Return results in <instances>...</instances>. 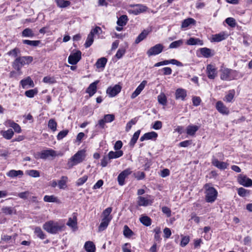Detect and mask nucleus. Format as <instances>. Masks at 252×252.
<instances>
[{"label": "nucleus", "mask_w": 252, "mask_h": 252, "mask_svg": "<svg viewBox=\"0 0 252 252\" xmlns=\"http://www.w3.org/2000/svg\"><path fill=\"white\" fill-rule=\"evenodd\" d=\"M65 225L59 221L49 220L46 222L43 225V229L51 234H56L63 230Z\"/></svg>", "instance_id": "obj_1"}, {"label": "nucleus", "mask_w": 252, "mask_h": 252, "mask_svg": "<svg viewBox=\"0 0 252 252\" xmlns=\"http://www.w3.org/2000/svg\"><path fill=\"white\" fill-rule=\"evenodd\" d=\"M33 61L32 56H22L17 57L12 63L13 67L21 73V69L23 66L29 64Z\"/></svg>", "instance_id": "obj_2"}, {"label": "nucleus", "mask_w": 252, "mask_h": 252, "mask_svg": "<svg viewBox=\"0 0 252 252\" xmlns=\"http://www.w3.org/2000/svg\"><path fill=\"white\" fill-rule=\"evenodd\" d=\"M86 157V151L81 150L78 151L68 161L67 165L68 168H71L73 166L82 162Z\"/></svg>", "instance_id": "obj_3"}, {"label": "nucleus", "mask_w": 252, "mask_h": 252, "mask_svg": "<svg viewBox=\"0 0 252 252\" xmlns=\"http://www.w3.org/2000/svg\"><path fill=\"white\" fill-rule=\"evenodd\" d=\"M205 191V199L206 202L209 203L214 202L217 198L218 191L213 187H209L208 184L204 185Z\"/></svg>", "instance_id": "obj_4"}, {"label": "nucleus", "mask_w": 252, "mask_h": 252, "mask_svg": "<svg viewBox=\"0 0 252 252\" xmlns=\"http://www.w3.org/2000/svg\"><path fill=\"white\" fill-rule=\"evenodd\" d=\"M164 46L162 44H157L151 47L147 52L149 57L155 56L161 53L163 50Z\"/></svg>", "instance_id": "obj_5"}, {"label": "nucleus", "mask_w": 252, "mask_h": 252, "mask_svg": "<svg viewBox=\"0 0 252 252\" xmlns=\"http://www.w3.org/2000/svg\"><path fill=\"white\" fill-rule=\"evenodd\" d=\"M81 59V52L77 51L75 53L70 54L68 58V62L69 64H76Z\"/></svg>", "instance_id": "obj_6"}, {"label": "nucleus", "mask_w": 252, "mask_h": 252, "mask_svg": "<svg viewBox=\"0 0 252 252\" xmlns=\"http://www.w3.org/2000/svg\"><path fill=\"white\" fill-rule=\"evenodd\" d=\"M122 87L119 85H115L114 87H109L106 90V93L110 97H114L121 91Z\"/></svg>", "instance_id": "obj_7"}, {"label": "nucleus", "mask_w": 252, "mask_h": 252, "mask_svg": "<svg viewBox=\"0 0 252 252\" xmlns=\"http://www.w3.org/2000/svg\"><path fill=\"white\" fill-rule=\"evenodd\" d=\"M131 171L129 169H126L120 173L118 176V182L120 186H123L125 184V179L131 174Z\"/></svg>", "instance_id": "obj_8"}, {"label": "nucleus", "mask_w": 252, "mask_h": 252, "mask_svg": "<svg viewBox=\"0 0 252 252\" xmlns=\"http://www.w3.org/2000/svg\"><path fill=\"white\" fill-rule=\"evenodd\" d=\"M206 71L208 77L210 79H214L217 75V71L215 66L212 64L207 66Z\"/></svg>", "instance_id": "obj_9"}, {"label": "nucleus", "mask_w": 252, "mask_h": 252, "mask_svg": "<svg viewBox=\"0 0 252 252\" xmlns=\"http://www.w3.org/2000/svg\"><path fill=\"white\" fill-rule=\"evenodd\" d=\"M238 180V182L243 186L249 187L252 186V180L246 176L240 175Z\"/></svg>", "instance_id": "obj_10"}, {"label": "nucleus", "mask_w": 252, "mask_h": 252, "mask_svg": "<svg viewBox=\"0 0 252 252\" xmlns=\"http://www.w3.org/2000/svg\"><path fill=\"white\" fill-rule=\"evenodd\" d=\"M216 107L217 110L223 115H228L229 113V110L221 101L217 102Z\"/></svg>", "instance_id": "obj_11"}, {"label": "nucleus", "mask_w": 252, "mask_h": 252, "mask_svg": "<svg viewBox=\"0 0 252 252\" xmlns=\"http://www.w3.org/2000/svg\"><path fill=\"white\" fill-rule=\"evenodd\" d=\"M212 164L215 167L220 170H224L227 168L228 164L223 161H220L217 158H213L212 160Z\"/></svg>", "instance_id": "obj_12"}, {"label": "nucleus", "mask_w": 252, "mask_h": 252, "mask_svg": "<svg viewBox=\"0 0 252 252\" xmlns=\"http://www.w3.org/2000/svg\"><path fill=\"white\" fill-rule=\"evenodd\" d=\"M153 203V200L149 199L147 197L139 196L137 197V203L139 206H147L149 205H151Z\"/></svg>", "instance_id": "obj_13"}, {"label": "nucleus", "mask_w": 252, "mask_h": 252, "mask_svg": "<svg viewBox=\"0 0 252 252\" xmlns=\"http://www.w3.org/2000/svg\"><path fill=\"white\" fill-rule=\"evenodd\" d=\"M228 36V35L225 32H222L213 35L211 41L217 42H220L225 39Z\"/></svg>", "instance_id": "obj_14"}, {"label": "nucleus", "mask_w": 252, "mask_h": 252, "mask_svg": "<svg viewBox=\"0 0 252 252\" xmlns=\"http://www.w3.org/2000/svg\"><path fill=\"white\" fill-rule=\"evenodd\" d=\"M99 81L97 80L91 83L87 89L86 92L89 94L90 97L92 96L96 92L97 85Z\"/></svg>", "instance_id": "obj_15"}, {"label": "nucleus", "mask_w": 252, "mask_h": 252, "mask_svg": "<svg viewBox=\"0 0 252 252\" xmlns=\"http://www.w3.org/2000/svg\"><path fill=\"white\" fill-rule=\"evenodd\" d=\"M56 156V151L52 149L43 150L41 152V159H45L50 157H54Z\"/></svg>", "instance_id": "obj_16"}, {"label": "nucleus", "mask_w": 252, "mask_h": 252, "mask_svg": "<svg viewBox=\"0 0 252 252\" xmlns=\"http://www.w3.org/2000/svg\"><path fill=\"white\" fill-rule=\"evenodd\" d=\"M20 84L23 89L27 88V86L32 88L34 86L33 81L29 76L27 77L24 79L21 80Z\"/></svg>", "instance_id": "obj_17"}, {"label": "nucleus", "mask_w": 252, "mask_h": 252, "mask_svg": "<svg viewBox=\"0 0 252 252\" xmlns=\"http://www.w3.org/2000/svg\"><path fill=\"white\" fill-rule=\"evenodd\" d=\"M187 96V92L183 89H178L175 92V97L176 99L184 100Z\"/></svg>", "instance_id": "obj_18"}, {"label": "nucleus", "mask_w": 252, "mask_h": 252, "mask_svg": "<svg viewBox=\"0 0 252 252\" xmlns=\"http://www.w3.org/2000/svg\"><path fill=\"white\" fill-rule=\"evenodd\" d=\"M151 31L149 30H144L137 36L135 40V44H138L141 41L143 40L144 39L146 38L147 35Z\"/></svg>", "instance_id": "obj_19"}, {"label": "nucleus", "mask_w": 252, "mask_h": 252, "mask_svg": "<svg viewBox=\"0 0 252 252\" xmlns=\"http://www.w3.org/2000/svg\"><path fill=\"white\" fill-rule=\"evenodd\" d=\"M231 69L229 68H224L221 70L220 78L222 80L229 81L230 79Z\"/></svg>", "instance_id": "obj_20"}, {"label": "nucleus", "mask_w": 252, "mask_h": 252, "mask_svg": "<svg viewBox=\"0 0 252 252\" xmlns=\"http://www.w3.org/2000/svg\"><path fill=\"white\" fill-rule=\"evenodd\" d=\"M148 8L146 6L141 4H138L136 5V7L133 10H131V13L134 15H138L141 13L147 11Z\"/></svg>", "instance_id": "obj_21"}, {"label": "nucleus", "mask_w": 252, "mask_h": 252, "mask_svg": "<svg viewBox=\"0 0 252 252\" xmlns=\"http://www.w3.org/2000/svg\"><path fill=\"white\" fill-rule=\"evenodd\" d=\"M158 136V134L152 131L145 133L142 136L140 137V141H143L145 140L152 139L153 138H156Z\"/></svg>", "instance_id": "obj_22"}, {"label": "nucleus", "mask_w": 252, "mask_h": 252, "mask_svg": "<svg viewBox=\"0 0 252 252\" xmlns=\"http://www.w3.org/2000/svg\"><path fill=\"white\" fill-rule=\"evenodd\" d=\"M187 44L189 45H203V42L199 38L190 37L187 41Z\"/></svg>", "instance_id": "obj_23"}, {"label": "nucleus", "mask_w": 252, "mask_h": 252, "mask_svg": "<svg viewBox=\"0 0 252 252\" xmlns=\"http://www.w3.org/2000/svg\"><path fill=\"white\" fill-rule=\"evenodd\" d=\"M198 129L199 126H197L189 125L187 127V133L189 135L193 136Z\"/></svg>", "instance_id": "obj_24"}, {"label": "nucleus", "mask_w": 252, "mask_h": 252, "mask_svg": "<svg viewBox=\"0 0 252 252\" xmlns=\"http://www.w3.org/2000/svg\"><path fill=\"white\" fill-rule=\"evenodd\" d=\"M196 23V21L191 18H188L186 19L183 20L182 23L181 28H188L191 25H195Z\"/></svg>", "instance_id": "obj_25"}, {"label": "nucleus", "mask_w": 252, "mask_h": 252, "mask_svg": "<svg viewBox=\"0 0 252 252\" xmlns=\"http://www.w3.org/2000/svg\"><path fill=\"white\" fill-rule=\"evenodd\" d=\"M111 220V219L103 218L98 226V231H102L105 230L108 226Z\"/></svg>", "instance_id": "obj_26"}, {"label": "nucleus", "mask_w": 252, "mask_h": 252, "mask_svg": "<svg viewBox=\"0 0 252 252\" xmlns=\"http://www.w3.org/2000/svg\"><path fill=\"white\" fill-rule=\"evenodd\" d=\"M123 155V152L121 150L116 151L115 152L110 151L108 154L109 158H110V159L119 158L122 157Z\"/></svg>", "instance_id": "obj_27"}, {"label": "nucleus", "mask_w": 252, "mask_h": 252, "mask_svg": "<svg viewBox=\"0 0 252 252\" xmlns=\"http://www.w3.org/2000/svg\"><path fill=\"white\" fill-rule=\"evenodd\" d=\"M24 174L22 170H11L7 173L6 175L7 176L11 178L16 177L17 176H22Z\"/></svg>", "instance_id": "obj_28"}, {"label": "nucleus", "mask_w": 252, "mask_h": 252, "mask_svg": "<svg viewBox=\"0 0 252 252\" xmlns=\"http://www.w3.org/2000/svg\"><path fill=\"white\" fill-rule=\"evenodd\" d=\"M84 248L87 252H94L95 250V245L91 241L86 242Z\"/></svg>", "instance_id": "obj_29"}, {"label": "nucleus", "mask_w": 252, "mask_h": 252, "mask_svg": "<svg viewBox=\"0 0 252 252\" xmlns=\"http://www.w3.org/2000/svg\"><path fill=\"white\" fill-rule=\"evenodd\" d=\"M1 133L3 137L6 139H10L14 135V132L12 129H9L6 131H1Z\"/></svg>", "instance_id": "obj_30"}, {"label": "nucleus", "mask_w": 252, "mask_h": 252, "mask_svg": "<svg viewBox=\"0 0 252 252\" xmlns=\"http://www.w3.org/2000/svg\"><path fill=\"white\" fill-rule=\"evenodd\" d=\"M127 20V16L126 15H123L118 19L117 23L119 26L123 27L126 24Z\"/></svg>", "instance_id": "obj_31"}, {"label": "nucleus", "mask_w": 252, "mask_h": 252, "mask_svg": "<svg viewBox=\"0 0 252 252\" xmlns=\"http://www.w3.org/2000/svg\"><path fill=\"white\" fill-rule=\"evenodd\" d=\"M200 53L205 58H209L213 55L211 54V50L207 48H201Z\"/></svg>", "instance_id": "obj_32"}, {"label": "nucleus", "mask_w": 252, "mask_h": 252, "mask_svg": "<svg viewBox=\"0 0 252 252\" xmlns=\"http://www.w3.org/2000/svg\"><path fill=\"white\" fill-rule=\"evenodd\" d=\"M34 35V34L33 32V31L30 28L25 29L22 32V36L23 37H32Z\"/></svg>", "instance_id": "obj_33"}, {"label": "nucleus", "mask_w": 252, "mask_h": 252, "mask_svg": "<svg viewBox=\"0 0 252 252\" xmlns=\"http://www.w3.org/2000/svg\"><path fill=\"white\" fill-rule=\"evenodd\" d=\"M66 225L72 228L76 227L77 225L76 217L74 216L73 218H69Z\"/></svg>", "instance_id": "obj_34"}, {"label": "nucleus", "mask_w": 252, "mask_h": 252, "mask_svg": "<svg viewBox=\"0 0 252 252\" xmlns=\"http://www.w3.org/2000/svg\"><path fill=\"white\" fill-rule=\"evenodd\" d=\"M58 6L64 8L70 5V2L68 0H55Z\"/></svg>", "instance_id": "obj_35"}, {"label": "nucleus", "mask_w": 252, "mask_h": 252, "mask_svg": "<svg viewBox=\"0 0 252 252\" xmlns=\"http://www.w3.org/2000/svg\"><path fill=\"white\" fill-rule=\"evenodd\" d=\"M107 63V59L105 58H101L100 59H99L96 63H95V65L97 68H101V67H104L105 66V64Z\"/></svg>", "instance_id": "obj_36"}, {"label": "nucleus", "mask_w": 252, "mask_h": 252, "mask_svg": "<svg viewBox=\"0 0 252 252\" xmlns=\"http://www.w3.org/2000/svg\"><path fill=\"white\" fill-rule=\"evenodd\" d=\"M67 177L66 176H63L60 180L58 182V186L60 189H64L66 187V181Z\"/></svg>", "instance_id": "obj_37"}, {"label": "nucleus", "mask_w": 252, "mask_h": 252, "mask_svg": "<svg viewBox=\"0 0 252 252\" xmlns=\"http://www.w3.org/2000/svg\"><path fill=\"white\" fill-rule=\"evenodd\" d=\"M243 75L236 70L231 69L230 80L237 79L242 77Z\"/></svg>", "instance_id": "obj_38"}, {"label": "nucleus", "mask_w": 252, "mask_h": 252, "mask_svg": "<svg viewBox=\"0 0 252 252\" xmlns=\"http://www.w3.org/2000/svg\"><path fill=\"white\" fill-rule=\"evenodd\" d=\"M158 100L159 103L165 105L167 103V98L164 93H161L158 96Z\"/></svg>", "instance_id": "obj_39"}, {"label": "nucleus", "mask_w": 252, "mask_h": 252, "mask_svg": "<svg viewBox=\"0 0 252 252\" xmlns=\"http://www.w3.org/2000/svg\"><path fill=\"white\" fill-rule=\"evenodd\" d=\"M43 200L45 202H58L59 200L57 197L54 195H45L44 197Z\"/></svg>", "instance_id": "obj_40"}, {"label": "nucleus", "mask_w": 252, "mask_h": 252, "mask_svg": "<svg viewBox=\"0 0 252 252\" xmlns=\"http://www.w3.org/2000/svg\"><path fill=\"white\" fill-rule=\"evenodd\" d=\"M140 133V130H137L134 133L133 137H132V138L130 141V143H129L130 146H133L134 145V144L136 143L137 139H138Z\"/></svg>", "instance_id": "obj_41"}, {"label": "nucleus", "mask_w": 252, "mask_h": 252, "mask_svg": "<svg viewBox=\"0 0 252 252\" xmlns=\"http://www.w3.org/2000/svg\"><path fill=\"white\" fill-rule=\"evenodd\" d=\"M38 93V90L36 88L34 89L29 90L27 91L25 93V95L29 98H32L34 97Z\"/></svg>", "instance_id": "obj_42"}, {"label": "nucleus", "mask_w": 252, "mask_h": 252, "mask_svg": "<svg viewBox=\"0 0 252 252\" xmlns=\"http://www.w3.org/2000/svg\"><path fill=\"white\" fill-rule=\"evenodd\" d=\"M140 222L145 226H148L151 224V220L147 216H143L140 219Z\"/></svg>", "instance_id": "obj_43"}, {"label": "nucleus", "mask_w": 252, "mask_h": 252, "mask_svg": "<svg viewBox=\"0 0 252 252\" xmlns=\"http://www.w3.org/2000/svg\"><path fill=\"white\" fill-rule=\"evenodd\" d=\"M8 124L9 125V126L10 127H12L16 132H17V133L21 132V127L18 124L14 123L13 121H9L8 122Z\"/></svg>", "instance_id": "obj_44"}, {"label": "nucleus", "mask_w": 252, "mask_h": 252, "mask_svg": "<svg viewBox=\"0 0 252 252\" xmlns=\"http://www.w3.org/2000/svg\"><path fill=\"white\" fill-rule=\"evenodd\" d=\"M48 126L53 131H55L57 130V123L55 120L50 119L48 122Z\"/></svg>", "instance_id": "obj_45"}, {"label": "nucleus", "mask_w": 252, "mask_h": 252, "mask_svg": "<svg viewBox=\"0 0 252 252\" xmlns=\"http://www.w3.org/2000/svg\"><path fill=\"white\" fill-rule=\"evenodd\" d=\"M23 43L32 46H37L39 45L40 41L39 40H29L25 39L23 41Z\"/></svg>", "instance_id": "obj_46"}, {"label": "nucleus", "mask_w": 252, "mask_h": 252, "mask_svg": "<svg viewBox=\"0 0 252 252\" xmlns=\"http://www.w3.org/2000/svg\"><path fill=\"white\" fill-rule=\"evenodd\" d=\"M26 174L29 176L34 178L39 177L40 176L39 172L33 169L27 170L26 171Z\"/></svg>", "instance_id": "obj_47"}, {"label": "nucleus", "mask_w": 252, "mask_h": 252, "mask_svg": "<svg viewBox=\"0 0 252 252\" xmlns=\"http://www.w3.org/2000/svg\"><path fill=\"white\" fill-rule=\"evenodd\" d=\"M183 44V40L182 39L178 40L170 43L169 46V48L171 49L176 48L181 46Z\"/></svg>", "instance_id": "obj_48"}, {"label": "nucleus", "mask_w": 252, "mask_h": 252, "mask_svg": "<svg viewBox=\"0 0 252 252\" xmlns=\"http://www.w3.org/2000/svg\"><path fill=\"white\" fill-rule=\"evenodd\" d=\"M34 233L36 234L37 236L41 239L45 238V234L39 227H36L34 229Z\"/></svg>", "instance_id": "obj_49"}, {"label": "nucleus", "mask_w": 252, "mask_h": 252, "mask_svg": "<svg viewBox=\"0 0 252 252\" xmlns=\"http://www.w3.org/2000/svg\"><path fill=\"white\" fill-rule=\"evenodd\" d=\"M94 42V36L92 34H89L85 43V46L86 48H88L92 45Z\"/></svg>", "instance_id": "obj_50"}, {"label": "nucleus", "mask_w": 252, "mask_h": 252, "mask_svg": "<svg viewBox=\"0 0 252 252\" xmlns=\"http://www.w3.org/2000/svg\"><path fill=\"white\" fill-rule=\"evenodd\" d=\"M43 81L45 83L52 84L56 82V79L54 77L49 76H45L43 79Z\"/></svg>", "instance_id": "obj_51"}, {"label": "nucleus", "mask_w": 252, "mask_h": 252, "mask_svg": "<svg viewBox=\"0 0 252 252\" xmlns=\"http://www.w3.org/2000/svg\"><path fill=\"white\" fill-rule=\"evenodd\" d=\"M124 235L126 237H130L133 235V232L127 225H125L124 228Z\"/></svg>", "instance_id": "obj_52"}, {"label": "nucleus", "mask_w": 252, "mask_h": 252, "mask_svg": "<svg viewBox=\"0 0 252 252\" xmlns=\"http://www.w3.org/2000/svg\"><path fill=\"white\" fill-rule=\"evenodd\" d=\"M137 121H138L137 118H134L131 119L126 124V131H129L131 129L132 125H135L136 123V122H137Z\"/></svg>", "instance_id": "obj_53"}, {"label": "nucleus", "mask_w": 252, "mask_h": 252, "mask_svg": "<svg viewBox=\"0 0 252 252\" xmlns=\"http://www.w3.org/2000/svg\"><path fill=\"white\" fill-rule=\"evenodd\" d=\"M112 208L111 207H108L105 209L103 212V218H106V219H112V217L110 216V214L112 212Z\"/></svg>", "instance_id": "obj_54"}, {"label": "nucleus", "mask_w": 252, "mask_h": 252, "mask_svg": "<svg viewBox=\"0 0 252 252\" xmlns=\"http://www.w3.org/2000/svg\"><path fill=\"white\" fill-rule=\"evenodd\" d=\"M234 91H229V93L225 96L224 100L228 102H231L234 97Z\"/></svg>", "instance_id": "obj_55"}, {"label": "nucleus", "mask_w": 252, "mask_h": 252, "mask_svg": "<svg viewBox=\"0 0 252 252\" xmlns=\"http://www.w3.org/2000/svg\"><path fill=\"white\" fill-rule=\"evenodd\" d=\"M1 210L5 215H11L14 211V209L10 207H4Z\"/></svg>", "instance_id": "obj_56"}, {"label": "nucleus", "mask_w": 252, "mask_h": 252, "mask_svg": "<svg viewBox=\"0 0 252 252\" xmlns=\"http://www.w3.org/2000/svg\"><path fill=\"white\" fill-rule=\"evenodd\" d=\"M225 22L231 27H235L236 25L235 20L233 18L229 17L226 18L225 19Z\"/></svg>", "instance_id": "obj_57"}, {"label": "nucleus", "mask_w": 252, "mask_h": 252, "mask_svg": "<svg viewBox=\"0 0 252 252\" xmlns=\"http://www.w3.org/2000/svg\"><path fill=\"white\" fill-rule=\"evenodd\" d=\"M68 130L67 129L61 131L57 136L58 140H60L65 137L68 134Z\"/></svg>", "instance_id": "obj_58"}, {"label": "nucleus", "mask_w": 252, "mask_h": 252, "mask_svg": "<svg viewBox=\"0 0 252 252\" xmlns=\"http://www.w3.org/2000/svg\"><path fill=\"white\" fill-rule=\"evenodd\" d=\"M20 52V50L17 48H15L10 50V51H9L7 53V55H8L9 56H13L14 57H17L18 54H19Z\"/></svg>", "instance_id": "obj_59"}, {"label": "nucleus", "mask_w": 252, "mask_h": 252, "mask_svg": "<svg viewBox=\"0 0 252 252\" xmlns=\"http://www.w3.org/2000/svg\"><path fill=\"white\" fill-rule=\"evenodd\" d=\"M106 123H110L114 120L115 116L113 114L105 115L103 118Z\"/></svg>", "instance_id": "obj_60"}, {"label": "nucleus", "mask_w": 252, "mask_h": 252, "mask_svg": "<svg viewBox=\"0 0 252 252\" xmlns=\"http://www.w3.org/2000/svg\"><path fill=\"white\" fill-rule=\"evenodd\" d=\"M88 180V176L85 175L81 178H80L78 179L76 182V185L78 186H80L84 184Z\"/></svg>", "instance_id": "obj_61"}, {"label": "nucleus", "mask_w": 252, "mask_h": 252, "mask_svg": "<svg viewBox=\"0 0 252 252\" xmlns=\"http://www.w3.org/2000/svg\"><path fill=\"white\" fill-rule=\"evenodd\" d=\"M110 158H109V156H104L102 158L101 161V165L102 167H106L107 164L110 162Z\"/></svg>", "instance_id": "obj_62"}, {"label": "nucleus", "mask_w": 252, "mask_h": 252, "mask_svg": "<svg viewBox=\"0 0 252 252\" xmlns=\"http://www.w3.org/2000/svg\"><path fill=\"white\" fill-rule=\"evenodd\" d=\"M126 52V50L124 48H120L117 52L115 55L116 57L120 59H121Z\"/></svg>", "instance_id": "obj_63"}, {"label": "nucleus", "mask_w": 252, "mask_h": 252, "mask_svg": "<svg viewBox=\"0 0 252 252\" xmlns=\"http://www.w3.org/2000/svg\"><path fill=\"white\" fill-rule=\"evenodd\" d=\"M238 193L240 196L244 197L246 196L247 194L249 193V192L246 189L243 188H240L238 189Z\"/></svg>", "instance_id": "obj_64"}]
</instances>
